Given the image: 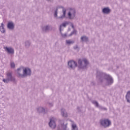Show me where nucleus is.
<instances>
[{
  "instance_id": "obj_25",
  "label": "nucleus",
  "mask_w": 130,
  "mask_h": 130,
  "mask_svg": "<svg viewBox=\"0 0 130 130\" xmlns=\"http://www.w3.org/2000/svg\"><path fill=\"white\" fill-rule=\"evenodd\" d=\"M98 108L100 109V110H107L106 108L103 107L101 106H99Z\"/></svg>"
},
{
  "instance_id": "obj_1",
  "label": "nucleus",
  "mask_w": 130,
  "mask_h": 130,
  "mask_svg": "<svg viewBox=\"0 0 130 130\" xmlns=\"http://www.w3.org/2000/svg\"><path fill=\"white\" fill-rule=\"evenodd\" d=\"M96 80L100 83H103L106 86H110L113 84V79L109 75H107L101 71L96 72Z\"/></svg>"
},
{
  "instance_id": "obj_16",
  "label": "nucleus",
  "mask_w": 130,
  "mask_h": 130,
  "mask_svg": "<svg viewBox=\"0 0 130 130\" xmlns=\"http://www.w3.org/2000/svg\"><path fill=\"white\" fill-rule=\"evenodd\" d=\"M37 110L39 113H43V114H45V113H47L45 109L42 107H40L38 108Z\"/></svg>"
},
{
  "instance_id": "obj_28",
  "label": "nucleus",
  "mask_w": 130,
  "mask_h": 130,
  "mask_svg": "<svg viewBox=\"0 0 130 130\" xmlns=\"http://www.w3.org/2000/svg\"><path fill=\"white\" fill-rule=\"evenodd\" d=\"M74 49H75V50L79 49V47L77 45H76L74 46Z\"/></svg>"
},
{
  "instance_id": "obj_20",
  "label": "nucleus",
  "mask_w": 130,
  "mask_h": 130,
  "mask_svg": "<svg viewBox=\"0 0 130 130\" xmlns=\"http://www.w3.org/2000/svg\"><path fill=\"white\" fill-rule=\"evenodd\" d=\"M126 99L127 100V102L130 103V91H127L126 95Z\"/></svg>"
},
{
  "instance_id": "obj_32",
  "label": "nucleus",
  "mask_w": 130,
  "mask_h": 130,
  "mask_svg": "<svg viewBox=\"0 0 130 130\" xmlns=\"http://www.w3.org/2000/svg\"><path fill=\"white\" fill-rule=\"evenodd\" d=\"M49 105H50V106H52L53 105L52 104V103H50Z\"/></svg>"
},
{
  "instance_id": "obj_9",
  "label": "nucleus",
  "mask_w": 130,
  "mask_h": 130,
  "mask_svg": "<svg viewBox=\"0 0 130 130\" xmlns=\"http://www.w3.org/2000/svg\"><path fill=\"white\" fill-rule=\"evenodd\" d=\"M78 64L77 62L74 60H71L68 62V68L70 69V70H74L75 68H77Z\"/></svg>"
},
{
  "instance_id": "obj_17",
  "label": "nucleus",
  "mask_w": 130,
  "mask_h": 130,
  "mask_svg": "<svg viewBox=\"0 0 130 130\" xmlns=\"http://www.w3.org/2000/svg\"><path fill=\"white\" fill-rule=\"evenodd\" d=\"M61 114L63 117H68V113L64 109H62L61 110Z\"/></svg>"
},
{
  "instance_id": "obj_24",
  "label": "nucleus",
  "mask_w": 130,
  "mask_h": 130,
  "mask_svg": "<svg viewBox=\"0 0 130 130\" xmlns=\"http://www.w3.org/2000/svg\"><path fill=\"white\" fill-rule=\"evenodd\" d=\"M60 35L61 37H62V38H67V37H68V34H67L66 33L65 34H62V32H61V31H60Z\"/></svg>"
},
{
  "instance_id": "obj_8",
  "label": "nucleus",
  "mask_w": 130,
  "mask_h": 130,
  "mask_svg": "<svg viewBox=\"0 0 130 130\" xmlns=\"http://www.w3.org/2000/svg\"><path fill=\"white\" fill-rule=\"evenodd\" d=\"M76 17V10L75 9L70 8L68 13V18L70 20H73Z\"/></svg>"
},
{
  "instance_id": "obj_31",
  "label": "nucleus",
  "mask_w": 130,
  "mask_h": 130,
  "mask_svg": "<svg viewBox=\"0 0 130 130\" xmlns=\"http://www.w3.org/2000/svg\"><path fill=\"white\" fill-rule=\"evenodd\" d=\"M71 26H72V28L74 29V24H71Z\"/></svg>"
},
{
  "instance_id": "obj_7",
  "label": "nucleus",
  "mask_w": 130,
  "mask_h": 130,
  "mask_svg": "<svg viewBox=\"0 0 130 130\" xmlns=\"http://www.w3.org/2000/svg\"><path fill=\"white\" fill-rule=\"evenodd\" d=\"M58 10V7H57L55 11V13L54 14V17L55 18H56V19H64V18L66 17V14H67V10H66V9L63 8L62 9V13L63 14L59 17H57V11Z\"/></svg>"
},
{
  "instance_id": "obj_19",
  "label": "nucleus",
  "mask_w": 130,
  "mask_h": 130,
  "mask_svg": "<svg viewBox=\"0 0 130 130\" xmlns=\"http://www.w3.org/2000/svg\"><path fill=\"white\" fill-rule=\"evenodd\" d=\"M0 31L1 33H5V24H4V23H1V26H0Z\"/></svg>"
},
{
  "instance_id": "obj_22",
  "label": "nucleus",
  "mask_w": 130,
  "mask_h": 130,
  "mask_svg": "<svg viewBox=\"0 0 130 130\" xmlns=\"http://www.w3.org/2000/svg\"><path fill=\"white\" fill-rule=\"evenodd\" d=\"M91 103H92V104H93V105H94L95 107H98V108L100 106L99 103H98V102L95 100L92 101Z\"/></svg>"
},
{
  "instance_id": "obj_26",
  "label": "nucleus",
  "mask_w": 130,
  "mask_h": 130,
  "mask_svg": "<svg viewBox=\"0 0 130 130\" xmlns=\"http://www.w3.org/2000/svg\"><path fill=\"white\" fill-rule=\"evenodd\" d=\"M15 63H14V62H11L10 63V66L11 68H12V69H14L15 68Z\"/></svg>"
},
{
  "instance_id": "obj_23",
  "label": "nucleus",
  "mask_w": 130,
  "mask_h": 130,
  "mask_svg": "<svg viewBox=\"0 0 130 130\" xmlns=\"http://www.w3.org/2000/svg\"><path fill=\"white\" fill-rule=\"evenodd\" d=\"M25 46L26 48H29V46L31 45V43L29 41H26L24 43Z\"/></svg>"
},
{
  "instance_id": "obj_5",
  "label": "nucleus",
  "mask_w": 130,
  "mask_h": 130,
  "mask_svg": "<svg viewBox=\"0 0 130 130\" xmlns=\"http://www.w3.org/2000/svg\"><path fill=\"white\" fill-rule=\"evenodd\" d=\"M100 123L103 127H108L111 125V121L108 119H102L100 121Z\"/></svg>"
},
{
  "instance_id": "obj_29",
  "label": "nucleus",
  "mask_w": 130,
  "mask_h": 130,
  "mask_svg": "<svg viewBox=\"0 0 130 130\" xmlns=\"http://www.w3.org/2000/svg\"><path fill=\"white\" fill-rule=\"evenodd\" d=\"M95 82L94 81L91 82L90 84L91 86H95Z\"/></svg>"
},
{
  "instance_id": "obj_3",
  "label": "nucleus",
  "mask_w": 130,
  "mask_h": 130,
  "mask_svg": "<svg viewBox=\"0 0 130 130\" xmlns=\"http://www.w3.org/2000/svg\"><path fill=\"white\" fill-rule=\"evenodd\" d=\"M20 70L21 69L19 68L17 69L18 77L19 78H25L28 77V76H31L32 72H31V69L29 68H23V74H20Z\"/></svg>"
},
{
  "instance_id": "obj_4",
  "label": "nucleus",
  "mask_w": 130,
  "mask_h": 130,
  "mask_svg": "<svg viewBox=\"0 0 130 130\" xmlns=\"http://www.w3.org/2000/svg\"><path fill=\"white\" fill-rule=\"evenodd\" d=\"M89 66V61L86 58L79 59L78 60V68L82 70H86Z\"/></svg>"
},
{
  "instance_id": "obj_11",
  "label": "nucleus",
  "mask_w": 130,
  "mask_h": 130,
  "mask_svg": "<svg viewBox=\"0 0 130 130\" xmlns=\"http://www.w3.org/2000/svg\"><path fill=\"white\" fill-rule=\"evenodd\" d=\"M4 49L6 52L10 54H14V53H15V49H14V48L12 47H4Z\"/></svg>"
},
{
  "instance_id": "obj_33",
  "label": "nucleus",
  "mask_w": 130,
  "mask_h": 130,
  "mask_svg": "<svg viewBox=\"0 0 130 130\" xmlns=\"http://www.w3.org/2000/svg\"><path fill=\"white\" fill-rule=\"evenodd\" d=\"M48 2H52V0H47Z\"/></svg>"
},
{
  "instance_id": "obj_34",
  "label": "nucleus",
  "mask_w": 130,
  "mask_h": 130,
  "mask_svg": "<svg viewBox=\"0 0 130 130\" xmlns=\"http://www.w3.org/2000/svg\"><path fill=\"white\" fill-rule=\"evenodd\" d=\"M61 8H62V7H61Z\"/></svg>"
},
{
  "instance_id": "obj_27",
  "label": "nucleus",
  "mask_w": 130,
  "mask_h": 130,
  "mask_svg": "<svg viewBox=\"0 0 130 130\" xmlns=\"http://www.w3.org/2000/svg\"><path fill=\"white\" fill-rule=\"evenodd\" d=\"M76 33H77V31L74 29L72 32H71L69 36H72V35H74V34H76Z\"/></svg>"
},
{
  "instance_id": "obj_21",
  "label": "nucleus",
  "mask_w": 130,
  "mask_h": 130,
  "mask_svg": "<svg viewBox=\"0 0 130 130\" xmlns=\"http://www.w3.org/2000/svg\"><path fill=\"white\" fill-rule=\"evenodd\" d=\"M66 42V44H67L68 45H71V44H74V43H75L74 41H72L71 40H67Z\"/></svg>"
},
{
  "instance_id": "obj_15",
  "label": "nucleus",
  "mask_w": 130,
  "mask_h": 130,
  "mask_svg": "<svg viewBox=\"0 0 130 130\" xmlns=\"http://www.w3.org/2000/svg\"><path fill=\"white\" fill-rule=\"evenodd\" d=\"M111 12L110 9L109 7H106L103 9L102 13L103 14H105L106 15H108Z\"/></svg>"
},
{
  "instance_id": "obj_30",
  "label": "nucleus",
  "mask_w": 130,
  "mask_h": 130,
  "mask_svg": "<svg viewBox=\"0 0 130 130\" xmlns=\"http://www.w3.org/2000/svg\"><path fill=\"white\" fill-rule=\"evenodd\" d=\"M81 108H80L79 107H77V110H78V111H81Z\"/></svg>"
},
{
  "instance_id": "obj_14",
  "label": "nucleus",
  "mask_w": 130,
  "mask_h": 130,
  "mask_svg": "<svg viewBox=\"0 0 130 130\" xmlns=\"http://www.w3.org/2000/svg\"><path fill=\"white\" fill-rule=\"evenodd\" d=\"M69 22L68 21H65L62 24L60 25L59 30L60 32L62 30V27H64V28H66L68 25H69Z\"/></svg>"
},
{
  "instance_id": "obj_6",
  "label": "nucleus",
  "mask_w": 130,
  "mask_h": 130,
  "mask_svg": "<svg viewBox=\"0 0 130 130\" xmlns=\"http://www.w3.org/2000/svg\"><path fill=\"white\" fill-rule=\"evenodd\" d=\"M15 78L12 75V72H7V79H3V81L5 83H9L10 81L11 82H15Z\"/></svg>"
},
{
  "instance_id": "obj_18",
  "label": "nucleus",
  "mask_w": 130,
  "mask_h": 130,
  "mask_svg": "<svg viewBox=\"0 0 130 130\" xmlns=\"http://www.w3.org/2000/svg\"><path fill=\"white\" fill-rule=\"evenodd\" d=\"M81 40L83 42H88L89 41V38L86 36H82Z\"/></svg>"
},
{
  "instance_id": "obj_12",
  "label": "nucleus",
  "mask_w": 130,
  "mask_h": 130,
  "mask_svg": "<svg viewBox=\"0 0 130 130\" xmlns=\"http://www.w3.org/2000/svg\"><path fill=\"white\" fill-rule=\"evenodd\" d=\"M50 28H51V25H44L42 27V30L44 33H46V32H48L50 30Z\"/></svg>"
},
{
  "instance_id": "obj_13",
  "label": "nucleus",
  "mask_w": 130,
  "mask_h": 130,
  "mask_svg": "<svg viewBox=\"0 0 130 130\" xmlns=\"http://www.w3.org/2000/svg\"><path fill=\"white\" fill-rule=\"evenodd\" d=\"M7 28L9 30H14L15 29V24L13 21H9L7 24Z\"/></svg>"
},
{
  "instance_id": "obj_10",
  "label": "nucleus",
  "mask_w": 130,
  "mask_h": 130,
  "mask_svg": "<svg viewBox=\"0 0 130 130\" xmlns=\"http://www.w3.org/2000/svg\"><path fill=\"white\" fill-rule=\"evenodd\" d=\"M49 125L51 128H55V127H56V124L55 123V119L54 117L50 118Z\"/></svg>"
},
{
  "instance_id": "obj_2",
  "label": "nucleus",
  "mask_w": 130,
  "mask_h": 130,
  "mask_svg": "<svg viewBox=\"0 0 130 130\" xmlns=\"http://www.w3.org/2000/svg\"><path fill=\"white\" fill-rule=\"evenodd\" d=\"M71 122V130H79L77 124L70 120ZM58 130H70L68 127V123L66 122V120H62L60 124L58 126Z\"/></svg>"
}]
</instances>
